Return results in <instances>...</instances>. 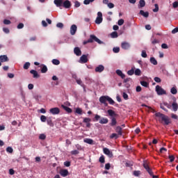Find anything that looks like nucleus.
Masks as SVG:
<instances>
[{
	"instance_id": "20",
	"label": "nucleus",
	"mask_w": 178,
	"mask_h": 178,
	"mask_svg": "<svg viewBox=\"0 0 178 178\" xmlns=\"http://www.w3.org/2000/svg\"><path fill=\"white\" fill-rule=\"evenodd\" d=\"M83 143H86V144H90V145H92V144H94V140L91 138H85L83 140Z\"/></svg>"
},
{
	"instance_id": "28",
	"label": "nucleus",
	"mask_w": 178,
	"mask_h": 178,
	"mask_svg": "<svg viewBox=\"0 0 178 178\" xmlns=\"http://www.w3.org/2000/svg\"><path fill=\"white\" fill-rule=\"evenodd\" d=\"M151 42L153 45H155L156 44H159V40H158V39H155V38H152Z\"/></svg>"
},
{
	"instance_id": "15",
	"label": "nucleus",
	"mask_w": 178,
	"mask_h": 178,
	"mask_svg": "<svg viewBox=\"0 0 178 178\" xmlns=\"http://www.w3.org/2000/svg\"><path fill=\"white\" fill-rule=\"evenodd\" d=\"M74 54H75L76 56H81V50L79 47H75L74 49Z\"/></svg>"
},
{
	"instance_id": "33",
	"label": "nucleus",
	"mask_w": 178,
	"mask_h": 178,
	"mask_svg": "<svg viewBox=\"0 0 178 178\" xmlns=\"http://www.w3.org/2000/svg\"><path fill=\"white\" fill-rule=\"evenodd\" d=\"M75 113H77L78 115H83V109L81 108H76L75 109Z\"/></svg>"
},
{
	"instance_id": "37",
	"label": "nucleus",
	"mask_w": 178,
	"mask_h": 178,
	"mask_svg": "<svg viewBox=\"0 0 178 178\" xmlns=\"http://www.w3.org/2000/svg\"><path fill=\"white\" fill-rule=\"evenodd\" d=\"M145 6V1L140 0L139 1V8H144Z\"/></svg>"
},
{
	"instance_id": "13",
	"label": "nucleus",
	"mask_w": 178,
	"mask_h": 178,
	"mask_svg": "<svg viewBox=\"0 0 178 178\" xmlns=\"http://www.w3.org/2000/svg\"><path fill=\"white\" fill-rule=\"evenodd\" d=\"M63 6L64 8H65V9H69V8H70V6H72V3H70V1L69 0H66L65 1H64L63 3Z\"/></svg>"
},
{
	"instance_id": "60",
	"label": "nucleus",
	"mask_w": 178,
	"mask_h": 178,
	"mask_svg": "<svg viewBox=\"0 0 178 178\" xmlns=\"http://www.w3.org/2000/svg\"><path fill=\"white\" fill-rule=\"evenodd\" d=\"M172 6L175 9H176V8H178V1H175L174 3H172Z\"/></svg>"
},
{
	"instance_id": "57",
	"label": "nucleus",
	"mask_w": 178,
	"mask_h": 178,
	"mask_svg": "<svg viewBox=\"0 0 178 178\" xmlns=\"http://www.w3.org/2000/svg\"><path fill=\"white\" fill-rule=\"evenodd\" d=\"M79 154V152L78 150H72L71 151V154L72 155H77Z\"/></svg>"
},
{
	"instance_id": "63",
	"label": "nucleus",
	"mask_w": 178,
	"mask_h": 178,
	"mask_svg": "<svg viewBox=\"0 0 178 178\" xmlns=\"http://www.w3.org/2000/svg\"><path fill=\"white\" fill-rule=\"evenodd\" d=\"M64 165H65L67 168H69V166H70V161L64 162Z\"/></svg>"
},
{
	"instance_id": "36",
	"label": "nucleus",
	"mask_w": 178,
	"mask_h": 178,
	"mask_svg": "<svg viewBox=\"0 0 178 178\" xmlns=\"http://www.w3.org/2000/svg\"><path fill=\"white\" fill-rule=\"evenodd\" d=\"M134 74L136 75V76H141V70L140 69H136V70H135V71H134Z\"/></svg>"
},
{
	"instance_id": "29",
	"label": "nucleus",
	"mask_w": 178,
	"mask_h": 178,
	"mask_svg": "<svg viewBox=\"0 0 178 178\" xmlns=\"http://www.w3.org/2000/svg\"><path fill=\"white\" fill-rule=\"evenodd\" d=\"M140 84L141 86H143V87H145L146 88L149 86V83H148V82L145 81H140Z\"/></svg>"
},
{
	"instance_id": "54",
	"label": "nucleus",
	"mask_w": 178,
	"mask_h": 178,
	"mask_svg": "<svg viewBox=\"0 0 178 178\" xmlns=\"http://www.w3.org/2000/svg\"><path fill=\"white\" fill-rule=\"evenodd\" d=\"M40 120L41 122H47V117L45 115H41L40 116Z\"/></svg>"
},
{
	"instance_id": "45",
	"label": "nucleus",
	"mask_w": 178,
	"mask_h": 178,
	"mask_svg": "<svg viewBox=\"0 0 178 178\" xmlns=\"http://www.w3.org/2000/svg\"><path fill=\"white\" fill-rule=\"evenodd\" d=\"M47 122L49 126H50L51 127H54V123L52 122V120L48 119Z\"/></svg>"
},
{
	"instance_id": "61",
	"label": "nucleus",
	"mask_w": 178,
	"mask_h": 178,
	"mask_svg": "<svg viewBox=\"0 0 178 178\" xmlns=\"http://www.w3.org/2000/svg\"><path fill=\"white\" fill-rule=\"evenodd\" d=\"M17 27L18 29H23V27H24V24H23V23H19Z\"/></svg>"
},
{
	"instance_id": "56",
	"label": "nucleus",
	"mask_w": 178,
	"mask_h": 178,
	"mask_svg": "<svg viewBox=\"0 0 178 178\" xmlns=\"http://www.w3.org/2000/svg\"><path fill=\"white\" fill-rule=\"evenodd\" d=\"M56 27H58V29H63V24L61 22H59L56 24Z\"/></svg>"
},
{
	"instance_id": "23",
	"label": "nucleus",
	"mask_w": 178,
	"mask_h": 178,
	"mask_svg": "<svg viewBox=\"0 0 178 178\" xmlns=\"http://www.w3.org/2000/svg\"><path fill=\"white\" fill-rule=\"evenodd\" d=\"M77 84H79V86H81V87H83V88L84 90H86V86L84 85V83H83V81H81V79H78L76 80Z\"/></svg>"
},
{
	"instance_id": "2",
	"label": "nucleus",
	"mask_w": 178,
	"mask_h": 178,
	"mask_svg": "<svg viewBox=\"0 0 178 178\" xmlns=\"http://www.w3.org/2000/svg\"><path fill=\"white\" fill-rule=\"evenodd\" d=\"M97 42V44H104V42L101 41L95 35H90V38L88 40L83 41V45H86V44L91 43V42Z\"/></svg>"
},
{
	"instance_id": "43",
	"label": "nucleus",
	"mask_w": 178,
	"mask_h": 178,
	"mask_svg": "<svg viewBox=\"0 0 178 178\" xmlns=\"http://www.w3.org/2000/svg\"><path fill=\"white\" fill-rule=\"evenodd\" d=\"M52 63H53V65H60V61H59V60H58V59H53L52 60Z\"/></svg>"
},
{
	"instance_id": "58",
	"label": "nucleus",
	"mask_w": 178,
	"mask_h": 178,
	"mask_svg": "<svg viewBox=\"0 0 178 178\" xmlns=\"http://www.w3.org/2000/svg\"><path fill=\"white\" fill-rule=\"evenodd\" d=\"M168 158L170 159V162H173L175 161V156L173 155H170Z\"/></svg>"
},
{
	"instance_id": "44",
	"label": "nucleus",
	"mask_w": 178,
	"mask_h": 178,
	"mask_svg": "<svg viewBox=\"0 0 178 178\" xmlns=\"http://www.w3.org/2000/svg\"><path fill=\"white\" fill-rule=\"evenodd\" d=\"M99 162H100V163H105V156H100L99 159Z\"/></svg>"
},
{
	"instance_id": "7",
	"label": "nucleus",
	"mask_w": 178,
	"mask_h": 178,
	"mask_svg": "<svg viewBox=\"0 0 178 178\" xmlns=\"http://www.w3.org/2000/svg\"><path fill=\"white\" fill-rule=\"evenodd\" d=\"M105 70V67L102 65H99L95 67V71L96 73H102Z\"/></svg>"
},
{
	"instance_id": "34",
	"label": "nucleus",
	"mask_w": 178,
	"mask_h": 178,
	"mask_svg": "<svg viewBox=\"0 0 178 178\" xmlns=\"http://www.w3.org/2000/svg\"><path fill=\"white\" fill-rule=\"evenodd\" d=\"M108 114L109 115V116H115L116 115V113H115V111H113V110H108L107 111Z\"/></svg>"
},
{
	"instance_id": "51",
	"label": "nucleus",
	"mask_w": 178,
	"mask_h": 178,
	"mask_svg": "<svg viewBox=\"0 0 178 178\" xmlns=\"http://www.w3.org/2000/svg\"><path fill=\"white\" fill-rule=\"evenodd\" d=\"M6 151L9 152V154H12V152H13V148H12V147H8Z\"/></svg>"
},
{
	"instance_id": "26",
	"label": "nucleus",
	"mask_w": 178,
	"mask_h": 178,
	"mask_svg": "<svg viewBox=\"0 0 178 178\" xmlns=\"http://www.w3.org/2000/svg\"><path fill=\"white\" fill-rule=\"evenodd\" d=\"M30 73L33 75L34 79H37L38 77V72H37V71L32 70L30 71Z\"/></svg>"
},
{
	"instance_id": "64",
	"label": "nucleus",
	"mask_w": 178,
	"mask_h": 178,
	"mask_svg": "<svg viewBox=\"0 0 178 178\" xmlns=\"http://www.w3.org/2000/svg\"><path fill=\"white\" fill-rule=\"evenodd\" d=\"M176 33H178V28H175L172 31V34H176Z\"/></svg>"
},
{
	"instance_id": "21",
	"label": "nucleus",
	"mask_w": 178,
	"mask_h": 178,
	"mask_svg": "<svg viewBox=\"0 0 178 178\" xmlns=\"http://www.w3.org/2000/svg\"><path fill=\"white\" fill-rule=\"evenodd\" d=\"M122 130V129L121 128L120 126H118L115 128V131H116V133H118V136H122V134H123Z\"/></svg>"
},
{
	"instance_id": "4",
	"label": "nucleus",
	"mask_w": 178,
	"mask_h": 178,
	"mask_svg": "<svg viewBox=\"0 0 178 178\" xmlns=\"http://www.w3.org/2000/svg\"><path fill=\"white\" fill-rule=\"evenodd\" d=\"M102 20H103L102 13L98 12L97 13V17L95 19L96 24H101V23H102Z\"/></svg>"
},
{
	"instance_id": "16",
	"label": "nucleus",
	"mask_w": 178,
	"mask_h": 178,
	"mask_svg": "<svg viewBox=\"0 0 178 178\" xmlns=\"http://www.w3.org/2000/svg\"><path fill=\"white\" fill-rule=\"evenodd\" d=\"M9 58H8V56L6 55H3L0 56V62L3 63V62H8Z\"/></svg>"
},
{
	"instance_id": "48",
	"label": "nucleus",
	"mask_w": 178,
	"mask_h": 178,
	"mask_svg": "<svg viewBox=\"0 0 178 178\" xmlns=\"http://www.w3.org/2000/svg\"><path fill=\"white\" fill-rule=\"evenodd\" d=\"M29 67H30V63L26 62L24 65V69L25 70H27V69H29Z\"/></svg>"
},
{
	"instance_id": "19",
	"label": "nucleus",
	"mask_w": 178,
	"mask_h": 178,
	"mask_svg": "<svg viewBox=\"0 0 178 178\" xmlns=\"http://www.w3.org/2000/svg\"><path fill=\"white\" fill-rule=\"evenodd\" d=\"M108 122H109V120H108V118H102L99 122L100 123V124H108Z\"/></svg>"
},
{
	"instance_id": "14",
	"label": "nucleus",
	"mask_w": 178,
	"mask_h": 178,
	"mask_svg": "<svg viewBox=\"0 0 178 178\" xmlns=\"http://www.w3.org/2000/svg\"><path fill=\"white\" fill-rule=\"evenodd\" d=\"M121 47H122V49H129V48H130V43H129L127 42H123L121 44Z\"/></svg>"
},
{
	"instance_id": "35",
	"label": "nucleus",
	"mask_w": 178,
	"mask_h": 178,
	"mask_svg": "<svg viewBox=\"0 0 178 178\" xmlns=\"http://www.w3.org/2000/svg\"><path fill=\"white\" fill-rule=\"evenodd\" d=\"M133 175L136 177H140V175H141V171H140V170H135V171H134Z\"/></svg>"
},
{
	"instance_id": "47",
	"label": "nucleus",
	"mask_w": 178,
	"mask_h": 178,
	"mask_svg": "<svg viewBox=\"0 0 178 178\" xmlns=\"http://www.w3.org/2000/svg\"><path fill=\"white\" fill-rule=\"evenodd\" d=\"M124 24V19H120L118 22V26H123Z\"/></svg>"
},
{
	"instance_id": "39",
	"label": "nucleus",
	"mask_w": 178,
	"mask_h": 178,
	"mask_svg": "<svg viewBox=\"0 0 178 178\" xmlns=\"http://www.w3.org/2000/svg\"><path fill=\"white\" fill-rule=\"evenodd\" d=\"M48 72V68L47 67V65H43L41 70L42 73H47Z\"/></svg>"
},
{
	"instance_id": "41",
	"label": "nucleus",
	"mask_w": 178,
	"mask_h": 178,
	"mask_svg": "<svg viewBox=\"0 0 178 178\" xmlns=\"http://www.w3.org/2000/svg\"><path fill=\"white\" fill-rule=\"evenodd\" d=\"M154 7L155 8L153 9V12H154V13H156V12L159 11V6H158L157 3L154 4Z\"/></svg>"
},
{
	"instance_id": "31",
	"label": "nucleus",
	"mask_w": 178,
	"mask_h": 178,
	"mask_svg": "<svg viewBox=\"0 0 178 178\" xmlns=\"http://www.w3.org/2000/svg\"><path fill=\"white\" fill-rule=\"evenodd\" d=\"M118 124V121H116V118H111V126H116V124Z\"/></svg>"
},
{
	"instance_id": "50",
	"label": "nucleus",
	"mask_w": 178,
	"mask_h": 178,
	"mask_svg": "<svg viewBox=\"0 0 178 178\" xmlns=\"http://www.w3.org/2000/svg\"><path fill=\"white\" fill-rule=\"evenodd\" d=\"M40 140H45L47 138V136L45 134H42L39 136Z\"/></svg>"
},
{
	"instance_id": "17",
	"label": "nucleus",
	"mask_w": 178,
	"mask_h": 178,
	"mask_svg": "<svg viewBox=\"0 0 178 178\" xmlns=\"http://www.w3.org/2000/svg\"><path fill=\"white\" fill-rule=\"evenodd\" d=\"M54 3L57 8H60L63 5V0H54Z\"/></svg>"
},
{
	"instance_id": "25",
	"label": "nucleus",
	"mask_w": 178,
	"mask_h": 178,
	"mask_svg": "<svg viewBox=\"0 0 178 178\" xmlns=\"http://www.w3.org/2000/svg\"><path fill=\"white\" fill-rule=\"evenodd\" d=\"M165 106H167V108H169V104L168 103H163V104L160 105V108L161 109H163V111H165V112H168V109H166V108H165Z\"/></svg>"
},
{
	"instance_id": "62",
	"label": "nucleus",
	"mask_w": 178,
	"mask_h": 178,
	"mask_svg": "<svg viewBox=\"0 0 178 178\" xmlns=\"http://www.w3.org/2000/svg\"><path fill=\"white\" fill-rule=\"evenodd\" d=\"M10 23H11V22L9 19H4L3 20V24H10Z\"/></svg>"
},
{
	"instance_id": "6",
	"label": "nucleus",
	"mask_w": 178,
	"mask_h": 178,
	"mask_svg": "<svg viewBox=\"0 0 178 178\" xmlns=\"http://www.w3.org/2000/svg\"><path fill=\"white\" fill-rule=\"evenodd\" d=\"M107 101L108 96H102L99 97V102H101V104H104L105 106H108V103H106Z\"/></svg>"
},
{
	"instance_id": "22",
	"label": "nucleus",
	"mask_w": 178,
	"mask_h": 178,
	"mask_svg": "<svg viewBox=\"0 0 178 178\" xmlns=\"http://www.w3.org/2000/svg\"><path fill=\"white\" fill-rule=\"evenodd\" d=\"M139 14L141 15V16H143V17H148V16H149V13L144 12L143 10H140Z\"/></svg>"
},
{
	"instance_id": "18",
	"label": "nucleus",
	"mask_w": 178,
	"mask_h": 178,
	"mask_svg": "<svg viewBox=\"0 0 178 178\" xmlns=\"http://www.w3.org/2000/svg\"><path fill=\"white\" fill-rule=\"evenodd\" d=\"M115 73H116V74H118V76H120V77H121V79H124V77H126V75L124 74H123V72L120 70H117L115 71Z\"/></svg>"
},
{
	"instance_id": "52",
	"label": "nucleus",
	"mask_w": 178,
	"mask_h": 178,
	"mask_svg": "<svg viewBox=\"0 0 178 178\" xmlns=\"http://www.w3.org/2000/svg\"><path fill=\"white\" fill-rule=\"evenodd\" d=\"M147 51L145 50L142 51L141 57L142 58H147Z\"/></svg>"
},
{
	"instance_id": "49",
	"label": "nucleus",
	"mask_w": 178,
	"mask_h": 178,
	"mask_svg": "<svg viewBox=\"0 0 178 178\" xmlns=\"http://www.w3.org/2000/svg\"><path fill=\"white\" fill-rule=\"evenodd\" d=\"M113 52L115 54H118V52H120V48H119V47H114L113 49Z\"/></svg>"
},
{
	"instance_id": "27",
	"label": "nucleus",
	"mask_w": 178,
	"mask_h": 178,
	"mask_svg": "<svg viewBox=\"0 0 178 178\" xmlns=\"http://www.w3.org/2000/svg\"><path fill=\"white\" fill-rule=\"evenodd\" d=\"M150 63H152V65H154V66H156V65H158V61L156 60V59H155V58L151 57L150 58Z\"/></svg>"
},
{
	"instance_id": "11",
	"label": "nucleus",
	"mask_w": 178,
	"mask_h": 178,
	"mask_svg": "<svg viewBox=\"0 0 178 178\" xmlns=\"http://www.w3.org/2000/svg\"><path fill=\"white\" fill-rule=\"evenodd\" d=\"M88 62V58L87 55H82L79 60V63H87Z\"/></svg>"
},
{
	"instance_id": "8",
	"label": "nucleus",
	"mask_w": 178,
	"mask_h": 178,
	"mask_svg": "<svg viewBox=\"0 0 178 178\" xmlns=\"http://www.w3.org/2000/svg\"><path fill=\"white\" fill-rule=\"evenodd\" d=\"M77 31V26L76 24H73L70 27V34L71 35H74Z\"/></svg>"
},
{
	"instance_id": "59",
	"label": "nucleus",
	"mask_w": 178,
	"mask_h": 178,
	"mask_svg": "<svg viewBox=\"0 0 178 178\" xmlns=\"http://www.w3.org/2000/svg\"><path fill=\"white\" fill-rule=\"evenodd\" d=\"M154 81H156V83H161L162 80H161L159 77H154Z\"/></svg>"
},
{
	"instance_id": "5",
	"label": "nucleus",
	"mask_w": 178,
	"mask_h": 178,
	"mask_svg": "<svg viewBox=\"0 0 178 178\" xmlns=\"http://www.w3.org/2000/svg\"><path fill=\"white\" fill-rule=\"evenodd\" d=\"M50 113L51 115H59L60 113V110L58 107L50 108L49 110Z\"/></svg>"
},
{
	"instance_id": "32",
	"label": "nucleus",
	"mask_w": 178,
	"mask_h": 178,
	"mask_svg": "<svg viewBox=\"0 0 178 178\" xmlns=\"http://www.w3.org/2000/svg\"><path fill=\"white\" fill-rule=\"evenodd\" d=\"M107 102L110 105H115V101H113V99H112L109 96H107Z\"/></svg>"
},
{
	"instance_id": "24",
	"label": "nucleus",
	"mask_w": 178,
	"mask_h": 178,
	"mask_svg": "<svg viewBox=\"0 0 178 178\" xmlns=\"http://www.w3.org/2000/svg\"><path fill=\"white\" fill-rule=\"evenodd\" d=\"M61 108H63V109L66 111V112H67L68 113H72V108H70L63 104L61 105Z\"/></svg>"
},
{
	"instance_id": "10",
	"label": "nucleus",
	"mask_w": 178,
	"mask_h": 178,
	"mask_svg": "<svg viewBox=\"0 0 178 178\" xmlns=\"http://www.w3.org/2000/svg\"><path fill=\"white\" fill-rule=\"evenodd\" d=\"M59 173L62 177H66L67 176H69V170L66 169L60 170Z\"/></svg>"
},
{
	"instance_id": "3",
	"label": "nucleus",
	"mask_w": 178,
	"mask_h": 178,
	"mask_svg": "<svg viewBox=\"0 0 178 178\" xmlns=\"http://www.w3.org/2000/svg\"><path fill=\"white\" fill-rule=\"evenodd\" d=\"M156 92L158 95H166V92L159 86H156Z\"/></svg>"
},
{
	"instance_id": "38",
	"label": "nucleus",
	"mask_w": 178,
	"mask_h": 178,
	"mask_svg": "<svg viewBox=\"0 0 178 178\" xmlns=\"http://www.w3.org/2000/svg\"><path fill=\"white\" fill-rule=\"evenodd\" d=\"M171 94H173V95H175V94H177V89L176 88L173 87L170 90Z\"/></svg>"
},
{
	"instance_id": "40",
	"label": "nucleus",
	"mask_w": 178,
	"mask_h": 178,
	"mask_svg": "<svg viewBox=\"0 0 178 178\" xmlns=\"http://www.w3.org/2000/svg\"><path fill=\"white\" fill-rule=\"evenodd\" d=\"M110 138H115L118 139L119 138V135L118 134H112L111 136H110Z\"/></svg>"
},
{
	"instance_id": "1",
	"label": "nucleus",
	"mask_w": 178,
	"mask_h": 178,
	"mask_svg": "<svg viewBox=\"0 0 178 178\" xmlns=\"http://www.w3.org/2000/svg\"><path fill=\"white\" fill-rule=\"evenodd\" d=\"M155 116H156V118H160L159 120L161 123H162V122H164V124L166 125H168L170 123V119H169V117H168L167 115H165L164 114H162L161 113H156L155 114Z\"/></svg>"
},
{
	"instance_id": "9",
	"label": "nucleus",
	"mask_w": 178,
	"mask_h": 178,
	"mask_svg": "<svg viewBox=\"0 0 178 178\" xmlns=\"http://www.w3.org/2000/svg\"><path fill=\"white\" fill-rule=\"evenodd\" d=\"M103 151H104V154H105L106 155H108L109 158H112V156H113V154L112 153V152H111V150H109V149L104 147L103 149Z\"/></svg>"
},
{
	"instance_id": "12",
	"label": "nucleus",
	"mask_w": 178,
	"mask_h": 178,
	"mask_svg": "<svg viewBox=\"0 0 178 178\" xmlns=\"http://www.w3.org/2000/svg\"><path fill=\"white\" fill-rule=\"evenodd\" d=\"M172 111L174 112H177L178 109V104L177 102H176V99H174V102L172 104Z\"/></svg>"
},
{
	"instance_id": "46",
	"label": "nucleus",
	"mask_w": 178,
	"mask_h": 178,
	"mask_svg": "<svg viewBox=\"0 0 178 178\" xmlns=\"http://www.w3.org/2000/svg\"><path fill=\"white\" fill-rule=\"evenodd\" d=\"M95 0H85L83 1L84 5H90L92 2H94Z\"/></svg>"
},
{
	"instance_id": "30",
	"label": "nucleus",
	"mask_w": 178,
	"mask_h": 178,
	"mask_svg": "<svg viewBox=\"0 0 178 178\" xmlns=\"http://www.w3.org/2000/svg\"><path fill=\"white\" fill-rule=\"evenodd\" d=\"M134 70H136V68L134 67L127 72V74L129 76H133L134 74Z\"/></svg>"
},
{
	"instance_id": "53",
	"label": "nucleus",
	"mask_w": 178,
	"mask_h": 178,
	"mask_svg": "<svg viewBox=\"0 0 178 178\" xmlns=\"http://www.w3.org/2000/svg\"><path fill=\"white\" fill-rule=\"evenodd\" d=\"M91 122V119L88 118H83V123H90Z\"/></svg>"
},
{
	"instance_id": "42",
	"label": "nucleus",
	"mask_w": 178,
	"mask_h": 178,
	"mask_svg": "<svg viewBox=\"0 0 178 178\" xmlns=\"http://www.w3.org/2000/svg\"><path fill=\"white\" fill-rule=\"evenodd\" d=\"M111 35V38H118V32L116 31L112 32Z\"/></svg>"
},
{
	"instance_id": "55",
	"label": "nucleus",
	"mask_w": 178,
	"mask_h": 178,
	"mask_svg": "<svg viewBox=\"0 0 178 178\" xmlns=\"http://www.w3.org/2000/svg\"><path fill=\"white\" fill-rule=\"evenodd\" d=\"M107 6H108V8H109V9H112L115 8V4H113V3H108Z\"/></svg>"
}]
</instances>
